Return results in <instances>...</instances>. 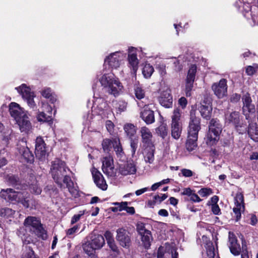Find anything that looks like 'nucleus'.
<instances>
[{"mask_svg":"<svg viewBox=\"0 0 258 258\" xmlns=\"http://www.w3.org/2000/svg\"><path fill=\"white\" fill-rule=\"evenodd\" d=\"M123 129L126 136L130 139L137 138L136 135L137 128L133 124L130 123L125 124L123 126Z\"/></svg>","mask_w":258,"mask_h":258,"instance_id":"obj_29","label":"nucleus"},{"mask_svg":"<svg viewBox=\"0 0 258 258\" xmlns=\"http://www.w3.org/2000/svg\"><path fill=\"white\" fill-rule=\"evenodd\" d=\"M222 130V126L217 119H212L209 125V132L207 135V143L209 145L215 144L218 140Z\"/></svg>","mask_w":258,"mask_h":258,"instance_id":"obj_6","label":"nucleus"},{"mask_svg":"<svg viewBox=\"0 0 258 258\" xmlns=\"http://www.w3.org/2000/svg\"><path fill=\"white\" fill-rule=\"evenodd\" d=\"M212 193L210 188H203L198 191V194L202 197H206Z\"/></svg>","mask_w":258,"mask_h":258,"instance_id":"obj_50","label":"nucleus"},{"mask_svg":"<svg viewBox=\"0 0 258 258\" xmlns=\"http://www.w3.org/2000/svg\"><path fill=\"white\" fill-rule=\"evenodd\" d=\"M79 228V226L75 225L73 227L69 229L67 231V235H72L77 232Z\"/></svg>","mask_w":258,"mask_h":258,"instance_id":"obj_61","label":"nucleus"},{"mask_svg":"<svg viewBox=\"0 0 258 258\" xmlns=\"http://www.w3.org/2000/svg\"><path fill=\"white\" fill-rule=\"evenodd\" d=\"M47 153L46 144L41 137H38L35 141V153L36 157L39 159H43L46 156Z\"/></svg>","mask_w":258,"mask_h":258,"instance_id":"obj_14","label":"nucleus"},{"mask_svg":"<svg viewBox=\"0 0 258 258\" xmlns=\"http://www.w3.org/2000/svg\"><path fill=\"white\" fill-rule=\"evenodd\" d=\"M141 237V241L146 248H148L151 244L152 240L151 233L150 231H148L140 235Z\"/></svg>","mask_w":258,"mask_h":258,"instance_id":"obj_34","label":"nucleus"},{"mask_svg":"<svg viewBox=\"0 0 258 258\" xmlns=\"http://www.w3.org/2000/svg\"><path fill=\"white\" fill-rule=\"evenodd\" d=\"M130 145L132 149V153L133 155L135 154L137 149L138 148V139L137 138H134L130 139Z\"/></svg>","mask_w":258,"mask_h":258,"instance_id":"obj_48","label":"nucleus"},{"mask_svg":"<svg viewBox=\"0 0 258 258\" xmlns=\"http://www.w3.org/2000/svg\"><path fill=\"white\" fill-rule=\"evenodd\" d=\"M235 207L233 209V211L236 216V220L238 221L241 216V213L244 211V197L243 195L238 192L234 197Z\"/></svg>","mask_w":258,"mask_h":258,"instance_id":"obj_10","label":"nucleus"},{"mask_svg":"<svg viewBox=\"0 0 258 258\" xmlns=\"http://www.w3.org/2000/svg\"><path fill=\"white\" fill-rule=\"evenodd\" d=\"M197 67L194 64L191 65L188 71L186 80L194 82Z\"/></svg>","mask_w":258,"mask_h":258,"instance_id":"obj_41","label":"nucleus"},{"mask_svg":"<svg viewBox=\"0 0 258 258\" xmlns=\"http://www.w3.org/2000/svg\"><path fill=\"white\" fill-rule=\"evenodd\" d=\"M105 244V240L103 236L94 234L91 236V241L85 242L83 245L84 251L88 255L93 254L96 250L100 249Z\"/></svg>","mask_w":258,"mask_h":258,"instance_id":"obj_5","label":"nucleus"},{"mask_svg":"<svg viewBox=\"0 0 258 258\" xmlns=\"http://www.w3.org/2000/svg\"><path fill=\"white\" fill-rule=\"evenodd\" d=\"M228 246L231 252L234 255H238L240 254L241 247L237 242V239L232 232H229V243Z\"/></svg>","mask_w":258,"mask_h":258,"instance_id":"obj_20","label":"nucleus"},{"mask_svg":"<svg viewBox=\"0 0 258 258\" xmlns=\"http://www.w3.org/2000/svg\"><path fill=\"white\" fill-rule=\"evenodd\" d=\"M107 108L106 102L101 98H96L93 102L92 111L96 114L102 115L104 110Z\"/></svg>","mask_w":258,"mask_h":258,"instance_id":"obj_23","label":"nucleus"},{"mask_svg":"<svg viewBox=\"0 0 258 258\" xmlns=\"http://www.w3.org/2000/svg\"><path fill=\"white\" fill-rule=\"evenodd\" d=\"M137 230L140 235L149 231L148 230L146 229L144 224L142 223H138L137 224Z\"/></svg>","mask_w":258,"mask_h":258,"instance_id":"obj_54","label":"nucleus"},{"mask_svg":"<svg viewBox=\"0 0 258 258\" xmlns=\"http://www.w3.org/2000/svg\"><path fill=\"white\" fill-rule=\"evenodd\" d=\"M154 68L150 64H146L142 71V73L146 78H149L154 72Z\"/></svg>","mask_w":258,"mask_h":258,"instance_id":"obj_40","label":"nucleus"},{"mask_svg":"<svg viewBox=\"0 0 258 258\" xmlns=\"http://www.w3.org/2000/svg\"><path fill=\"white\" fill-rule=\"evenodd\" d=\"M20 153L27 162H31L34 160V156L28 147H23Z\"/></svg>","mask_w":258,"mask_h":258,"instance_id":"obj_33","label":"nucleus"},{"mask_svg":"<svg viewBox=\"0 0 258 258\" xmlns=\"http://www.w3.org/2000/svg\"><path fill=\"white\" fill-rule=\"evenodd\" d=\"M140 116L147 124H150L155 122L154 111L151 110L149 105H146L141 111Z\"/></svg>","mask_w":258,"mask_h":258,"instance_id":"obj_19","label":"nucleus"},{"mask_svg":"<svg viewBox=\"0 0 258 258\" xmlns=\"http://www.w3.org/2000/svg\"><path fill=\"white\" fill-rule=\"evenodd\" d=\"M135 94L136 98L138 99H141L145 97V92L142 89V88L139 86H137L135 88Z\"/></svg>","mask_w":258,"mask_h":258,"instance_id":"obj_47","label":"nucleus"},{"mask_svg":"<svg viewBox=\"0 0 258 258\" xmlns=\"http://www.w3.org/2000/svg\"><path fill=\"white\" fill-rule=\"evenodd\" d=\"M240 98L241 96L240 94L234 93L231 96L230 100L231 102L236 103L239 101Z\"/></svg>","mask_w":258,"mask_h":258,"instance_id":"obj_57","label":"nucleus"},{"mask_svg":"<svg viewBox=\"0 0 258 258\" xmlns=\"http://www.w3.org/2000/svg\"><path fill=\"white\" fill-rule=\"evenodd\" d=\"M181 172L182 175L184 177H189L193 175V172L188 169H182Z\"/></svg>","mask_w":258,"mask_h":258,"instance_id":"obj_56","label":"nucleus"},{"mask_svg":"<svg viewBox=\"0 0 258 258\" xmlns=\"http://www.w3.org/2000/svg\"><path fill=\"white\" fill-rule=\"evenodd\" d=\"M102 168L104 173L108 176H115L116 170L114 167L113 158L110 154L103 157Z\"/></svg>","mask_w":258,"mask_h":258,"instance_id":"obj_11","label":"nucleus"},{"mask_svg":"<svg viewBox=\"0 0 258 258\" xmlns=\"http://www.w3.org/2000/svg\"><path fill=\"white\" fill-rule=\"evenodd\" d=\"M194 81L186 80L185 84V94L186 96H190L191 95L190 91L193 87Z\"/></svg>","mask_w":258,"mask_h":258,"instance_id":"obj_49","label":"nucleus"},{"mask_svg":"<svg viewBox=\"0 0 258 258\" xmlns=\"http://www.w3.org/2000/svg\"><path fill=\"white\" fill-rule=\"evenodd\" d=\"M159 101L162 106L166 108H170L172 106V97L170 94V90L167 87L161 90Z\"/></svg>","mask_w":258,"mask_h":258,"instance_id":"obj_15","label":"nucleus"},{"mask_svg":"<svg viewBox=\"0 0 258 258\" xmlns=\"http://www.w3.org/2000/svg\"><path fill=\"white\" fill-rule=\"evenodd\" d=\"M99 82L104 90L114 96L118 95L123 86L112 74H105L99 78Z\"/></svg>","mask_w":258,"mask_h":258,"instance_id":"obj_3","label":"nucleus"},{"mask_svg":"<svg viewBox=\"0 0 258 258\" xmlns=\"http://www.w3.org/2000/svg\"><path fill=\"white\" fill-rule=\"evenodd\" d=\"M0 196L11 202L20 203L25 208L32 207L34 205L30 195L25 191H18L12 188L2 190Z\"/></svg>","mask_w":258,"mask_h":258,"instance_id":"obj_2","label":"nucleus"},{"mask_svg":"<svg viewBox=\"0 0 258 258\" xmlns=\"http://www.w3.org/2000/svg\"><path fill=\"white\" fill-rule=\"evenodd\" d=\"M199 110L203 118L206 119H210L212 111V107L210 103L203 102L199 107Z\"/></svg>","mask_w":258,"mask_h":258,"instance_id":"obj_26","label":"nucleus"},{"mask_svg":"<svg viewBox=\"0 0 258 258\" xmlns=\"http://www.w3.org/2000/svg\"><path fill=\"white\" fill-rule=\"evenodd\" d=\"M197 138H192L187 136L186 143V148L189 151H191L196 149L197 146Z\"/></svg>","mask_w":258,"mask_h":258,"instance_id":"obj_35","label":"nucleus"},{"mask_svg":"<svg viewBox=\"0 0 258 258\" xmlns=\"http://www.w3.org/2000/svg\"><path fill=\"white\" fill-rule=\"evenodd\" d=\"M140 133L143 143L149 144L151 142L152 134L149 128L146 126H143L141 128Z\"/></svg>","mask_w":258,"mask_h":258,"instance_id":"obj_27","label":"nucleus"},{"mask_svg":"<svg viewBox=\"0 0 258 258\" xmlns=\"http://www.w3.org/2000/svg\"><path fill=\"white\" fill-rule=\"evenodd\" d=\"M41 95L46 98H49L51 95V90L49 88L44 89L41 91Z\"/></svg>","mask_w":258,"mask_h":258,"instance_id":"obj_60","label":"nucleus"},{"mask_svg":"<svg viewBox=\"0 0 258 258\" xmlns=\"http://www.w3.org/2000/svg\"><path fill=\"white\" fill-rule=\"evenodd\" d=\"M173 63L174 64V70L176 72L181 71L182 69V66L180 64L179 61L176 58L173 59Z\"/></svg>","mask_w":258,"mask_h":258,"instance_id":"obj_59","label":"nucleus"},{"mask_svg":"<svg viewBox=\"0 0 258 258\" xmlns=\"http://www.w3.org/2000/svg\"><path fill=\"white\" fill-rule=\"evenodd\" d=\"M243 102L242 112L245 116L246 119H248L250 113L255 112L254 105L252 103V100L249 93H246L242 97Z\"/></svg>","mask_w":258,"mask_h":258,"instance_id":"obj_13","label":"nucleus"},{"mask_svg":"<svg viewBox=\"0 0 258 258\" xmlns=\"http://www.w3.org/2000/svg\"><path fill=\"white\" fill-rule=\"evenodd\" d=\"M113 205L117 206L116 207L112 208V211L113 212H117V211H121L122 210H124V209L128 205V203L126 202H123L121 203H114Z\"/></svg>","mask_w":258,"mask_h":258,"instance_id":"obj_45","label":"nucleus"},{"mask_svg":"<svg viewBox=\"0 0 258 258\" xmlns=\"http://www.w3.org/2000/svg\"><path fill=\"white\" fill-rule=\"evenodd\" d=\"M16 211L9 208H4L0 209V216L5 219H9V221H12L14 218Z\"/></svg>","mask_w":258,"mask_h":258,"instance_id":"obj_31","label":"nucleus"},{"mask_svg":"<svg viewBox=\"0 0 258 258\" xmlns=\"http://www.w3.org/2000/svg\"><path fill=\"white\" fill-rule=\"evenodd\" d=\"M192 192L193 190H192L189 187L184 188L182 189V191L181 192V195L189 197Z\"/></svg>","mask_w":258,"mask_h":258,"instance_id":"obj_64","label":"nucleus"},{"mask_svg":"<svg viewBox=\"0 0 258 258\" xmlns=\"http://www.w3.org/2000/svg\"><path fill=\"white\" fill-rule=\"evenodd\" d=\"M181 115V111L179 108H175L171 116V124H179V120Z\"/></svg>","mask_w":258,"mask_h":258,"instance_id":"obj_37","label":"nucleus"},{"mask_svg":"<svg viewBox=\"0 0 258 258\" xmlns=\"http://www.w3.org/2000/svg\"><path fill=\"white\" fill-rule=\"evenodd\" d=\"M181 132L182 126L180 123L171 124V134L173 139L178 140L181 136Z\"/></svg>","mask_w":258,"mask_h":258,"instance_id":"obj_30","label":"nucleus"},{"mask_svg":"<svg viewBox=\"0 0 258 258\" xmlns=\"http://www.w3.org/2000/svg\"><path fill=\"white\" fill-rule=\"evenodd\" d=\"M116 239L119 245L124 248H128L131 243L129 233L123 228L117 230Z\"/></svg>","mask_w":258,"mask_h":258,"instance_id":"obj_12","label":"nucleus"},{"mask_svg":"<svg viewBox=\"0 0 258 258\" xmlns=\"http://www.w3.org/2000/svg\"><path fill=\"white\" fill-rule=\"evenodd\" d=\"M227 80L225 79H221L218 82L214 83L212 86V89L214 94L218 98H223L227 95Z\"/></svg>","mask_w":258,"mask_h":258,"instance_id":"obj_8","label":"nucleus"},{"mask_svg":"<svg viewBox=\"0 0 258 258\" xmlns=\"http://www.w3.org/2000/svg\"><path fill=\"white\" fill-rule=\"evenodd\" d=\"M115 146L114 147V151L118 157H122L124 154L122 147L120 145L119 141L118 140H114Z\"/></svg>","mask_w":258,"mask_h":258,"instance_id":"obj_44","label":"nucleus"},{"mask_svg":"<svg viewBox=\"0 0 258 258\" xmlns=\"http://www.w3.org/2000/svg\"><path fill=\"white\" fill-rule=\"evenodd\" d=\"M136 49L134 47L128 48V59L130 66L132 68L134 73H136L138 68V59L136 53Z\"/></svg>","mask_w":258,"mask_h":258,"instance_id":"obj_25","label":"nucleus"},{"mask_svg":"<svg viewBox=\"0 0 258 258\" xmlns=\"http://www.w3.org/2000/svg\"><path fill=\"white\" fill-rule=\"evenodd\" d=\"M18 92L22 95L24 99L33 96L34 93L31 92L30 88L27 87L25 84H22L20 87L16 88Z\"/></svg>","mask_w":258,"mask_h":258,"instance_id":"obj_32","label":"nucleus"},{"mask_svg":"<svg viewBox=\"0 0 258 258\" xmlns=\"http://www.w3.org/2000/svg\"><path fill=\"white\" fill-rule=\"evenodd\" d=\"M256 69V65H254L253 66H249L246 68V73L247 75L252 76L255 73Z\"/></svg>","mask_w":258,"mask_h":258,"instance_id":"obj_53","label":"nucleus"},{"mask_svg":"<svg viewBox=\"0 0 258 258\" xmlns=\"http://www.w3.org/2000/svg\"><path fill=\"white\" fill-rule=\"evenodd\" d=\"M168 196L166 194H161L160 195H158L154 197L153 199L155 200L156 203H161L162 201L165 200Z\"/></svg>","mask_w":258,"mask_h":258,"instance_id":"obj_52","label":"nucleus"},{"mask_svg":"<svg viewBox=\"0 0 258 258\" xmlns=\"http://www.w3.org/2000/svg\"><path fill=\"white\" fill-rule=\"evenodd\" d=\"M85 214V211H80L79 214L75 215L72 218L71 224H74L78 221L81 217Z\"/></svg>","mask_w":258,"mask_h":258,"instance_id":"obj_55","label":"nucleus"},{"mask_svg":"<svg viewBox=\"0 0 258 258\" xmlns=\"http://www.w3.org/2000/svg\"><path fill=\"white\" fill-rule=\"evenodd\" d=\"M42 111L40 112L37 116V120L40 122H45L51 120L52 117V107L47 103H42Z\"/></svg>","mask_w":258,"mask_h":258,"instance_id":"obj_17","label":"nucleus"},{"mask_svg":"<svg viewBox=\"0 0 258 258\" xmlns=\"http://www.w3.org/2000/svg\"><path fill=\"white\" fill-rule=\"evenodd\" d=\"M107 243L109 247L114 251L117 249V246L115 243L114 239L107 241Z\"/></svg>","mask_w":258,"mask_h":258,"instance_id":"obj_62","label":"nucleus"},{"mask_svg":"<svg viewBox=\"0 0 258 258\" xmlns=\"http://www.w3.org/2000/svg\"><path fill=\"white\" fill-rule=\"evenodd\" d=\"M189 197H190V200L192 201L193 202L199 203L202 201V200L200 198L198 195L195 193L194 192H192Z\"/></svg>","mask_w":258,"mask_h":258,"instance_id":"obj_58","label":"nucleus"},{"mask_svg":"<svg viewBox=\"0 0 258 258\" xmlns=\"http://www.w3.org/2000/svg\"><path fill=\"white\" fill-rule=\"evenodd\" d=\"M125 57L124 54L120 51L110 53L104 59L105 64H108L112 70H116L119 68Z\"/></svg>","mask_w":258,"mask_h":258,"instance_id":"obj_7","label":"nucleus"},{"mask_svg":"<svg viewBox=\"0 0 258 258\" xmlns=\"http://www.w3.org/2000/svg\"><path fill=\"white\" fill-rule=\"evenodd\" d=\"M30 191L32 194L35 195H40L42 191L41 188L38 183V181L33 182L30 186Z\"/></svg>","mask_w":258,"mask_h":258,"instance_id":"obj_42","label":"nucleus"},{"mask_svg":"<svg viewBox=\"0 0 258 258\" xmlns=\"http://www.w3.org/2000/svg\"><path fill=\"white\" fill-rule=\"evenodd\" d=\"M144 159L146 163L152 164L154 160V150L152 149L147 150L145 152Z\"/></svg>","mask_w":258,"mask_h":258,"instance_id":"obj_38","label":"nucleus"},{"mask_svg":"<svg viewBox=\"0 0 258 258\" xmlns=\"http://www.w3.org/2000/svg\"><path fill=\"white\" fill-rule=\"evenodd\" d=\"M211 209L213 213L215 215H218L220 212V209L217 204H212Z\"/></svg>","mask_w":258,"mask_h":258,"instance_id":"obj_63","label":"nucleus"},{"mask_svg":"<svg viewBox=\"0 0 258 258\" xmlns=\"http://www.w3.org/2000/svg\"><path fill=\"white\" fill-rule=\"evenodd\" d=\"M70 171V169L63 161L56 158L51 162L50 173L54 181L60 188L63 186V182L66 184L69 192L73 196H76L78 191L74 188V183L68 174Z\"/></svg>","mask_w":258,"mask_h":258,"instance_id":"obj_1","label":"nucleus"},{"mask_svg":"<svg viewBox=\"0 0 258 258\" xmlns=\"http://www.w3.org/2000/svg\"><path fill=\"white\" fill-rule=\"evenodd\" d=\"M24 226L26 230L34 233L42 239L45 240L47 238L46 231L43 227L39 218L33 216H28L24 221Z\"/></svg>","mask_w":258,"mask_h":258,"instance_id":"obj_4","label":"nucleus"},{"mask_svg":"<svg viewBox=\"0 0 258 258\" xmlns=\"http://www.w3.org/2000/svg\"><path fill=\"white\" fill-rule=\"evenodd\" d=\"M16 122L18 124L21 132H24L28 134L31 132L32 130V126L29 120L27 114L25 117L17 119Z\"/></svg>","mask_w":258,"mask_h":258,"instance_id":"obj_24","label":"nucleus"},{"mask_svg":"<svg viewBox=\"0 0 258 258\" xmlns=\"http://www.w3.org/2000/svg\"><path fill=\"white\" fill-rule=\"evenodd\" d=\"M207 254L209 258H214L215 255V248L211 242L207 243L206 245Z\"/></svg>","mask_w":258,"mask_h":258,"instance_id":"obj_43","label":"nucleus"},{"mask_svg":"<svg viewBox=\"0 0 258 258\" xmlns=\"http://www.w3.org/2000/svg\"><path fill=\"white\" fill-rule=\"evenodd\" d=\"M201 130L200 119L191 113L188 127V137L198 138V133Z\"/></svg>","mask_w":258,"mask_h":258,"instance_id":"obj_9","label":"nucleus"},{"mask_svg":"<svg viewBox=\"0 0 258 258\" xmlns=\"http://www.w3.org/2000/svg\"><path fill=\"white\" fill-rule=\"evenodd\" d=\"M9 110L11 116L14 118L16 121L17 119L25 117L27 114V112L15 102L10 103Z\"/></svg>","mask_w":258,"mask_h":258,"instance_id":"obj_16","label":"nucleus"},{"mask_svg":"<svg viewBox=\"0 0 258 258\" xmlns=\"http://www.w3.org/2000/svg\"><path fill=\"white\" fill-rule=\"evenodd\" d=\"M127 103L124 101H119L116 103V107L120 112L123 111L125 110Z\"/></svg>","mask_w":258,"mask_h":258,"instance_id":"obj_51","label":"nucleus"},{"mask_svg":"<svg viewBox=\"0 0 258 258\" xmlns=\"http://www.w3.org/2000/svg\"><path fill=\"white\" fill-rule=\"evenodd\" d=\"M136 171V163L133 160H128L119 166V172L123 175L135 174Z\"/></svg>","mask_w":258,"mask_h":258,"instance_id":"obj_18","label":"nucleus"},{"mask_svg":"<svg viewBox=\"0 0 258 258\" xmlns=\"http://www.w3.org/2000/svg\"><path fill=\"white\" fill-rule=\"evenodd\" d=\"M168 128L166 124H161L157 129L156 132L159 136L163 139L165 138L168 135Z\"/></svg>","mask_w":258,"mask_h":258,"instance_id":"obj_39","label":"nucleus"},{"mask_svg":"<svg viewBox=\"0 0 258 258\" xmlns=\"http://www.w3.org/2000/svg\"><path fill=\"white\" fill-rule=\"evenodd\" d=\"M225 122L232 124L238 130L240 123L239 113L237 111L227 112L225 115Z\"/></svg>","mask_w":258,"mask_h":258,"instance_id":"obj_22","label":"nucleus"},{"mask_svg":"<svg viewBox=\"0 0 258 258\" xmlns=\"http://www.w3.org/2000/svg\"><path fill=\"white\" fill-rule=\"evenodd\" d=\"M92 174L94 181L96 185L103 190H106L107 188V184L102 174L95 168L92 169Z\"/></svg>","mask_w":258,"mask_h":258,"instance_id":"obj_21","label":"nucleus"},{"mask_svg":"<svg viewBox=\"0 0 258 258\" xmlns=\"http://www.w3.org/2000/svg\"><path fill=\"white\" fill-rule=\"evenodd\" d=\"M102 146L103 151L105 152L108 153L112 148V147L115 146L114 140L111 141L110 139H105L103 141Z\"/></svg>","mask_w":258,"mask_h":258,"instance_id":"obj_36","label":"nucleus"},{"mask_svg":"<svg viewBox=\"0 0 258 258\" xmlns=\"http://www.w3.org/2000/svg\"><path fill=\"white\" fill-rule=\"evenodd\" d=\"M247 133L249 137L255 142H258V128L257 124L254 122L249 123Z\"/></svg>","mask_w":258,"mask_h":258,"instance_id":"obj_28","label":"nucleus"},{"mask_svg":"<svg viewBox=\"0 0 258 258\" xmlns=\"http://www.w3.org/2000/svg\"><path fill=\"white\" fill-rule=\"evenodd\" d=\"M23 258H36L34 251L29 246H26L25 251L23 254Z\"/></svg>","mask_w":258,"mask_h":258,"instance_id":"obj_46","label":"nucleus"}]
</instances>
